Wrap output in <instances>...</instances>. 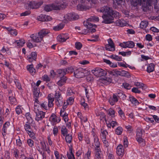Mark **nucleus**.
Listing matches in <instances>:
<instances>
[{"label":"nucleus","mask_w":159,"mask_h":159,"mask_svg":"<svg viewBox=\"0 0 159 159\" xmlns=\"http://www.w3.org/2000/svg\"><path fill=\"white\" fill-rule=\"evenodd\" d=\"M107 41L108 42V44H107L106 45L111 46V47H112L111 48L112 49V50H115L114 44L111 39L110 38L108 39Z\"/></svg>","instance_id":"nucleus-37"},{"label":"nucleus","mask_w":159,"mask_h":159,"mask_svg":"<svg viewBox=\"0 0 159 159\" xmlns=\"http://www.w3.org/2000/svg\"><path fill=\"white\" fill-rule=\"evenodd\" d=\"M111 15L113 17V18L114 17L115 18H119L120 16V15L118 12L112 10L111 13Z\"/></svg>","instance_id":"nucleus-36"},{"label":"nucleus","mask_w":159,"mask_h":159,"mask_svg":"<svg viewBox=\"0 0 159 159\" xmlns=\"http://www.w3.org/2000/svg\"><path fill=\"white\" fill-rule=\"evenodd\" d=\"M24 127L26 131L27 132L32 130L30 125L28 122H26L24 125Z\"/></svg>","instance_id":"nucleus-41"},{"label":"nucleus","mask_w":159,"mask_h":159,"mask_svg":"<svg viewBox=\"0 0 159 159\" xmlns=\"http://www.w3.org/2000/svg\"><path fill=\"white\" fill-rule=\"evenodd\" d=\"M155 65L153 63H150L148 66L147 68V71L148 73L153 72L154 70Z\"/></svg>","instance_id":"nucleus-22"},{"label":"nucleus","mask_w":159,"mask_h":159,"mask_svg":"<svg viewBox=\"0 0 159 159\" xmlns=\"http://www.w3.org/2000/svg\"><path fill=\"white\" fill-rule=\"evenodd\" d=\"M52 4H49L45 6L44 9L46 11L48 12L52 10Z\"/></svg>","instance_id":"nucleus-40"},{"label":"nucleus","mask_w":159,"mask_h":159,"mask_svg":"<svg viewBox=\"0 0 159 159\" xmlns=\"http://www.w3.org/2000/svg\"><path fill=\"white\" fill-rule=\"evenodd\" d=\"M9 99L11 104H14L16 103V99L15 97H12V98H10Z\"/></svg>","instance_id":"nucleus-64"},{"label":"nucleus","mask_w":159,"mask_h":159,"mask_svg":"<svg viewBox=\"0 0 159 159\" xmlns=\"http://www.w3.org/2000/svg\"><path fill=\"white\" fill-rule=\"evenodd\" d=\"M72 15L71 13H68L65 15L64 16V20L67 22L72 20Z\"/></svg>","instance_id":"nucleus-25"},{"label":"nucleus","mask_w":159,"mask_h":159,"mask_svg":"<svg viewBox=\"0 0 159 159\" xmlns=\"http://www.w3.org/2000/svg\"><path fill=\"white\" fill-rule=\"evenodd\" d=\"M27 68L28 70L31 74H33L35 72V69L33 65L32 64L28 65L27 66Z\"/></svg>","instance_id":"nucleus-27"},{"label":"nucleus","mask_w":159,"mask_h":159,"mask_svg":"<svg viewBox=\"0 0 159 159\" xmlns=\"http://www.w3.org/2000/svg\"><path fill=\"white\" fill-rule=\"evenodd\" d=\"M119 75L122 76L126 77L127 78H129L130 77L129 73L124 70H122L121 71H120Z\"/></svg>","instance_id":"nucleus-21"},{"label":"nucleus","mask_w":159,"mask_h":159,"mask_svg":"<svg viewBox=\"0 0 159 159\" xmlns=\"http://www.w3.org/2000/svg\"><path fill=\"white\" fill-rule=\"evenodd\" d=\"M41 83V81L40 80L38 81L36 84L35 83H33L32 84V86L33 87L34 89H39L38 88V86L40 85Z\"/></svg>","instance_id":"nucleus-33"},{"label":"nucleus","mask_w":159,"mask_h":159,"mask_svg":"<svg viewBox=\"0 0 159 159\" xmlns=\"http://www.w3.org/2000/svg\"><path fill=\"white\" fill-rule=\"evenodd\" d=\"M18 138L16 140V145L19 147H21L22 145V143L20 139V137L18 136Z\"/></svg>","instance_id":"nucleus-58"},{"label":"nucleus","mask_w":159,"mask_h":159,"mask_svg":"<svg viewBox=\"0 0 159 159\" xmlns=\"http://www.w3.org/2000/svg\"><path fill=\"white\" fill-rule=\"evenodd\" d=\"M82 46V44L80 42H76L75 44V47L77 50L80 49Z\"/></svg>","instance_id":"nucleus-50"},{"label":"nucleus","mask_w":159,"mask_h":159,"mask_svg":"<svg viewBox=\"0 0 159 159\" xmlns=\"http://www.w3.org/2000/svg\"><path fill=\"white\" fill-rule=\"evenodd\" d=\"M42 77L43 80L46 82H49L51 80L50 77L46 75H44Z\"/></svg>","instance_id":"nucleus-61"},{"label":"nucleus","mask_w":159,"mask_h":159,"mask_svg":"<svg viewBox=\"0 0 159 159\" xmlns=\"http://www.w3.org/2000/svg\"><path fill=\"white\" fill-rule=\"evenodd\" d=\"M125 21L122 19H119L115 22V23L117 26L123 27L125 25Z\"/></svg>","instance_id":"nucleus-19"},{"label":"nucleus","mask_w":159,"mask_h":159,"mask_svg":"<svg viewBox=\"0 0 159 159\" xmlns=\"http://www.w3.org/2000/svg\"><path fill=\"white\" fill-rule=\"evenodd\" d=\"M101 132L102 133L101 135V138L104 139V138H106V135L108 134V132L106 130L101 129Z\"/></svg>","instance_id":"nucleus-48"},{"label":"nucleus","mask_w":159,"mask_h":159,"mask_svg":"<svg viewBox=\"0 0 159 159\" xmlns=\"http://www.w3.org/2000/svg\"><path fill=\"white\" fill-rule=\"evenodd\" d=\"M61 133L64 136H65L67 134V129L65 126H62L61 128Z\"/></svg>","instance_id":"nucleus-39"},{"label":"nucleus","mask_w":159,"mask_h":159,"mask_svg":"<svg viewBox=\"0 0 159 159\" xmlns=\"http://www.w3.org/2000/svg\"><path fill=\"white\" fill-rule=\"evenodd\" d=\"M40 102L38 100V98L34 99V108L37 107V108L39 109V107L40 104Z\"/></svg>","instance_id":"nucleus-47"},{"label":"nucleus","mask_w":159,"mask_h":159,"mask_svg":"<svg viewBox=\"0 0 159 159\" xmlns=\"http://www.w3.org/2000/svg\"><path fill=\"white\" fill-rule=\"evenodd\" d=\"M16 113L19 115L22 112L21 108L20 106H18L16 109Z\"/></svg>","instance_id":"nucleus-60"},{"label":"nucleus","mask_w":159,"mask_h":159,"mask_svg":"<svg viewBox=\"0 0 159 159\" xmlns=\"http://www.w3.org/2000/svg\"><path fill=\"white\" fill-rule=\"evenodd\" d=\"M94 142L93 143L92 145L93 146H95L96 147L95 148V151L96 150V149H98V150H101L100 148V143L99 141V139L98 137L94 138Z\"/></svg>","instance_id":"nucleus-16"},{"label":"nucleus","mask_w":159,"mask_h":159,"mask_svg":"<svg viewBox=\"0 0 159 159\" xmlns=\"http://www.w3.org/2000/svg\"><path fill=\"white\" fill-rule=\"evenodd\" d=\"M61 120V119L60 117L57 116L54 113L52 114L49 118V120L51 123H53V125L54 124L59 123Z\"/></svg>","instance_id":"nucleus-7"},{"label":"nucleus","mask_w":159,"mask_h":159,"mask_svg":"<svg viewBox=\"0 0 159 159\" xmlns=\"http://www.w3.org/2000/svg\"><path fill=\"white\" fill-rule=\"evenodd\" d=\"M27 143L30 147L32 148L34 145V141L30 139H28L27 140Z\"/></svg>","instance_id":"nucleus-52"},{"label":"nucleus","mask_w":159,"mask_h":159,"mask_svg":"<svg viewBox=\"0 0 159 159\" xmlns=\"http://www.w3.org/2000/svg\"><path fill=\"white\" fill-rule=\"evenodd\" d=\"M64 25L63 24L61 23L53 27V30L55 31H58L63 29Z\"/></svg>","instance_id":"nucleus-30"},{"label":"nucleus","mask_w":159,"mask_h":159,"mask_svg":"<svg viewBox=\"0 0 159 159\" xmlns=\"http://www.w3.org/2000/svg\"><path fill=\"white\" fill-rule=\"evenodd\" d=\"M122 131V128L120 127H118L116 129L115 133L116 134L120 135L121 134Z\"/></svg>","instance_id":"nucleus-49"},{"label":"nucleus","mask_w":159,"mask_h":159,"mask_svg":"<svg viewBox=\"0 0 159 159\" xmlns=\"http://www.w3.org/2000/svg\"><path fill=\"white\" fill-rule=\"evenodd\" d=\"M52 10H57L64 9L66 7V5L62 3H54L52 4Z\"/></svg>","instance_id":"nucleus-6"},{"label":"nucleus","mask_w":159,"mask_h":159,"mask_svg":"<svg viewBox=\"0 0 159 159\" xmlns=\"http://www.w3.org/2000/svg\"><path fill=\"white\" fill-rule=\"evenodd\" d=\"M30 38L32 39L33 41L36 43H39L41 42V38L39 36V34H33L30 36Z\"/></svg>","instance_id":"nucleus-12"},{"label":"nucleus","mask_w":159,"mask_h":159,"mask_svg":"<svg viewBox=\"0 0 159 159\" xmlns=\"http://www.w3.org/2000/svg\"><path fill=\"white\" fill-rule=\"evenodd\" d=\"M38 18L39 21H45L46 19V15L41 14L38 16Z\"/></svg>","instance_id":"nucleus-42"},{"label":"nucleus","mask_w":159,"mask_h":159,"mask_svg":"<svg viewBox=\"0 0 159 159\" xmlns=\"http://www.w3.org/2000/svg\"><path fill=\"white\" fill-rule=\"evenodd\" d=\"M34 111L36 114L35 119L36 121L38 122L45 117V112L40 110L39 109L36 107L34 108Z\"/></svg>","instance_id":"nucleus-2"},{"label":"nucleus","mask_w":159,"mask_h":159,"mask_svg":"<svg viewBox=\"0 0 159 159\" xmlns=\"http://www.w3.org/2000/svg\"><path fill=\"white\" fill-rule=\"evenodd\" d=\"M144 119L146 121L148 122L152 123L153 124H154L155 123V122L153 120L154 119L153 118H151L146 117Z\"/></svg>","instance_id":"nucleus-55"},{"label":"nucleus","mask_w":159,"mask_h":159,"mask_svg":"<svg viewBox=\"0 0 159 159\" xmlns=\"http://www.w3.org/2000/svg\"><path fill=\"white\" fill-rule=\"evenodd\" d=\"M109 74L112 76H118L119 75L120 71L116 69L110 71L109 72Z\"/></svg>","instance_id":"nucleus-32"},{"label":"nucleus","mask_w":159,"mask_h":159,"mask_svg":"<svg viewBox=\"0 0 159 159\" xmlns=\"http://www.w3.org/2000/svg\"><path fill=\"white\" fill-rule=\"evenodd\" d=\"M112 81V79L109 78H107L103 80V83H105V84H106L107 85L111 83Z\"/></svg>","instance_id":"nucleus-53"},{"label":"nucleus","mask_w":159,"mask_h":159,"mask_svg":"<svg viewBox=\"0 0 159 159\" xmlns=\"http://www.w3.org/2000/svg\"><path fill=\"white\" fill-rule=\"evenodd\" d=\"M48 108H50L52 107L53 106V102L54 100V98L52 97L51 94H49L48 96Z\"/></svg>","instance_id":"nucleus-14"},{"label":"nucleus","mask_w":159,"mask_h":159,"mask_svg":"<svg viewBox=\"0 0 159 159\" xmlns=\"http://www.w3.org/2000/svg\"><path fill=\"white\" fill-rule=\"evenodd\" d=\"M74 102V99L72 97H69L67 100V104L71 105Z\"/></svg>","instance_id":"nucleus-59"},{"label":"nucleus","mask_w":159,"mask_h":159,"mask_svg":"<svg viewBox=\"0 0 159 159\" xmlns=\"http://www.w3.org/2000/svg\"><path fill=\"white\" fill-rule=\"evenodd\" d=\"M112 10L111 8L107 6H105L101 7L100 11V12H102L105 14L110 15Z\"/></svg>","instance_id":"nucleus-9"},{"label":"nucleus","mask_w":159,"mask_h":159,"mask_svg":"<svg viewBox=\"0 0 159 159\" xmlns=\"http://www.w3.org/2000/svg\"><path fill=\"white\" fill-rule=\"evenodd\" d=\"M19 151L16 149L14 150L13 151V155L16 158H18L19 157Z\"/></svg>","instance_id":"nucleus-57"},{"label":"nucleus","mask_w":159,"mask_h":159,"mask_svg":"<svg viewBox=\"0 0 159 159\" xmlns=\"http://www.w3.org/2000/svg\"><path fill=\"white\" fill-rule=\"evenodd\" d=\"M33 92L34 96V99L38 98L39 97L40 93L39 89H33Z\"/></svg>","instance_id":"nucleus-34"},{"label":"nucleus","mask_w":159,"mask_h":159,"mask_svg":"<svg viewBox=\"0 0 159 159\" xmlns=\"http://www.w3.org/2000/svg\"><path fill=\"white\" fill-rule=\"evenodd\" d=\"M43 1L37 2L34 1L29 2L28 3V6L29 7L32 9H36L39 7L43 3Z\"/></svg>","instance_id":"nucleus-5"},{"label":"nucleus","mask_w":159,"mask_h":159,"mask_svg":"<svg viewBox=\"0 0 159 159\" xmlns=\"http://www.w3.org/2000/svg\"><path fill=\"white\" fill-rule=\"evenodd\" d=\"M56 104L58 107H61L62 105L63 102L64 101L63 98H58L55 100Z\"/></svg>","instance_id":"nucleus-26"},{"label":"nucleus","mask_w":159,"mask_h":159,"mask_svg":"<svg viewBox=\"0 0 159 159\" xmlns=\"http://www.w3.org/2000/svg\"><path fill=\"white\" fill-rule=\"evenodd\" d=\"M10 124V122L8 121L4 124L2 131V134L3 136L6 135L7 130L9 129Z\"/></svg>","instance_id":"nucleus-15"},{"label":"nucleus","mask_w":159,"mask_h":159,"mask_svg":"<svg viewBox=\"0 0 159 159\" xmlns=\"http://www.w3.org/2000/svg\"><path fill=\"white\" fill-rule=\"evenodd\" d=\"M124 43L126 44L127 48H133L135 46L134 43L132 41L125 42H124Z\"/></svg>","instance_id":"nucleus-23"},{"label":"nucleus","mask_w":159,"mask_h":159,"mask_svg":"<svg viewBox=\"0 0 159 159\" xmlns=\"http://www.w3.org/2000/svg\"><path fill=\"white\" fill-rule=\"evenodd\" d=\"M57 72L59 76L62 77L64 76L66 73V72L65 69H59L57 70Z\"/></svg>","instance_id":"nucleus-29"},{"label":"nucleus","mask_w":159,"mask_h":159,"mask_svg":"<svg viewBox=\"0 0 159 159\" xmlns=\"http://www.w3.org/2000/svg\"><path fill=\"white\" fill-rule=\"evenodd\" d=\"M136 139L139 143L140 144H141V145L142 146H144L145 145L144 140L142 138V137H136Z\"/></svg>","instance_id":"nucleus-45"},{"label":"nucleus","mask_w":159,"mask_h":159,"mask_svg":"<svg viewBox=\"0 0 159 159\" xmlns=\"http://www.w3.org/2000/svg\"><path fill=\"white\" fill-rule=\"evenodd\" d=\"M61 98H62V97L61 93L59 91L56 92L54 95V98L55 100Z\"/></svg>","instance_id":"nucleus-46"},{"label":"nucleus","mask_w":159,"mask_h":159,"mask_svg":"<svg viewBox=\"0 0 159 159\" xmlns=\"http://www.w3.org/2000/svg\"><path fill=\"white\" fill-rule=\"evenodd\" d=\"M67 78L66 76L61 77L60 80L57 83V84L60 86H62L66 82Z\"/></svg>","instance_id":"nucleus-17"},{"label":"nucleus","mask_w":159,"mask_h":159,"mask_svg":"<svg viewBox=\"0 0 159 159\" xmlns=\"http://www.w3.org/2000/svg\"><path fill=\"white\" fill-rule=\"evenodd\" d=\"M97 77L104 76L106 75L107 72L99 67H96L91 71Z\"/></svg>","instance_id":"nucleus-3"},{"label":"nucleus","mask_w":159,"mask_h":159,"mask_svg":"<svg viewBox=\"0 0 159 159\" xmlns=\"http://www.w3.org/2000/svg\"><path fill=\"white\" fill-rule=\"evenodd\" d=\"M129 100L131 103L135 106L138 105L139 104V101L134 97H129Z\"/></svg>","instance_id":"nucleus-18"},{"label":"nucleus","mask_w":159,"mask_h":159,"mask_svg":"<svg viewBox=\"0 0 159 159\" xmlns=\"http://www.w3.org/2000/svg\"><path fill=\"white\" fill-rule=\"evenodd\" d=\"M95 159H104L103 155L101 150L96 149L95 151Z\"/></svg>","instance_id":"nucleus-11"},{"label":"nucleus","mask_w":159,"mask_h":159,"mask_svg":"<svg viewBox=\"0 0 159 159\" xmlns=\"http://www.w3.org/2000/svg\"><path fill=\"white\" fill-rule=\"evenodd\" d=\"M148 22L147 21H142L140 24V27L142 29L146 28L148 26Z\"/></svg>","instance_id":"nucleus-38"},{"label":"nucleus","mask_w":159,"mask_h":159,"mask_svg":"<svg viewBox=\"0 0 159 159\" xmlns=\"http://www.w3.org/2000/svg\"><path fill=\"white\" fill-rule=\"evenodd\" d=\"M39 109L41 107L42 109H44L46 110L48 109V102H44L40 104V106L39 107Z\"/></svg>","instance_id":"nucleus-35"},{"label":"nucleus","mask_w":159,"mask_h":159,"mask_svg":"<svg viewBox=\"0 0 159 159\" xmlns=\"http://www.w3.org/2000/svg\"><path fill=\"white\" fill-rule=\"evenodd\" d=\"M65 139L66 142L67 143H70L71 142L72 137L71 135L68 134L66 135Z\"/></svg>","instance_id":"nucleus-44"},{"label":"nucleus","mask_w":159,"mask_h":159,"mask_svg":"<svg viewBox=\"0 0 159 159\" xmlns=\"http://www.w3.org/2000/svg\"><path fill=\"white\" fill-rule=\"evenodd\" d=\"M70 153L68 152L67 154L68 159H75L74 155L72 152V148H70L69 149Z\"/></svg>","instance_id":"nucleus-24"},{"label":"nucleus","mask_w":159,"mask_h":159,"mask_svg":"<svg viewBox=\"0 0 159 159\" xmlns=\"http://www.w3.org/2000/svg\"><path fill=\"white\" fill-rule=\"evenodd\" d=\"M98 21L99 18L98 17L95 16H91L88 18L86 21H84L83 22V24L84 26L87 28H92L93 27L96 28V25H93L89 22H95Z\"/></svg>","instance_id":"nucleus-1"},{"label":"nucleus","mask_w":159,"mask_h":159,"mask_svg":"<svg viewBox=\"0 0 159 159\" xmlns=\"http://www.w3.org/2000/svg\"><path fill=\"white\" fill-rule=\"evenodd\" d=\"M84 70L82 68L76 70L74 74L75 76L77 78H80L84 76Z\"/></svg>","instance_id":"nucleus-8"},{"label":"nucleus","mask_w":159,"mask_h":159,"mask_svg":"<svg viewBox=\"0 0 159 159\" xmlns=\"http://www.w3.org/2000/svg\"><path fill=\"white\" fill-rule=\"evenodd\" d=\"M91 152L88 150L85 154L84 159H90Z\"/></svg>","instance_id":"nucleus-56"},{"label":"nucleus","mask_w":159,"mask_h":159,"mask_svg":"<svg viewBox=\"0 0 159 159\" xmlns=\"http://www.w3.org/2000/svg\"><path fill=\"white\" fill-rule=\"evenodd\" d=\"M110 57L112 59H115V60L118 61H121L122 60L121 57H119L118 56L116 55H111L110 56Z\"/></svg>","instance_id":"nucleus-43"},{"label":"nucleus","mask_w":159,"mask_h":159,"mask_svg":"<svg viewBox=\"0 0 159 159\" xmlns=\"http://www.w3.org/2000/svg\"><path fill=\"white\" fill-rule=\"evenodd\" d=\"M69 37L67 34H62L59 35L57 37V39L59 41L62 42L65 41Z\"/></svg>","instance_id":"nucleus-10"},{"label":"nucleus","mask_w":159,"mask_h":159,"mask_svg":"<svg viewBox=\"0 0 159 159\" xmlns=\"http://www.w3.org/2000/svg\"><path fill=\"white\" fill-rule=\"evenodd\" d=\"M116 153L119 156H123L124 154V150L122 145L119 144L117 147Z\"/></svg>","instance_id":"nucleus-13"},{"label":"nucleus","mask_w":159,"mask_h":159,"mask_svg":"<svg viewBox=\"0 0 159 159\" xmlns=\"http://www.w3.org/2000/svg\"><path fill=\"white\" fill-rule=\"evenodd\" d=\"M65 69L66 72L68 73H71L74 71L73 68L71 66L68 67Z\"/></svg>","instance_id":"nucleus-51"},{"label":"nucleus","mask_w":159,"mask_h":159,"mask_svg":"<svg viewBox=\"0 0 159 159\" xmlns=\"http://www.w3.org/2000/svg\"><path fill=\"white\" fill-rule=\"evenodd\" d=\"M25 116L28 120V122H31L32 121L33 119L30 116V113H27L25 114Z\"/></svg>","instance_id":"nucleus-54"},{"label":"nucleus","mask_w":159,"mask_h":159,"mask_svg":"<svg viewBox=\"0 0 159 159\" xmlns=\"http://www.w3.org/2000/svg\"><path fill=\"white\" fill-rule=\"evenodd\" d=\"M25 43V40L23 39H20L16 41L15 43L17 44V46L22 47Z\"/></svg>","instance_id":"nucleus-31"},{"label":"nucleus","mask_w":159,"mask_h":159,"mask_svg":"<svg viewBox=\"0 0 159 159\" xmlns=\"http://www.w3.org/2000/svg\"><path fill=\"white\" fill-rule=\"evenodd\" d=\"M103 20L102 22L105 24H110L113 22V17L109 15L104 14L102 16Z\"/></svg>","instance_id":"nucleus-4"},{"label":"nucleus","mask_w":159,"mask_h":159,"mask_svg":"<svg viewBox=\"0 0 159 159\" xmlns=\"http://www.w3.org/2000/svg\"><path fill=\"white\" fill-rule=\"evenodd\" d=\"M48 31L45 30H43L38 33L39 36L41 38V40H43V37L48 34Z\"/></svg>","instance_id":"nucleus-20"},{"label":"nucleus","mask_w":159,"mask_h":159,"mask_svg":"<svg viewBox=\"0 0 159 159\" xmlns=\"http://www.w3.org/2000/svg\"><path fill=\"white\" fill-rule=\"evenodd\" d=\"M134 85L136 86H139V88H143L144 87V84L141 83H140L139 82H137L135 83Z\"/></svg>","instance_id":"nucleus-62"},{"label":"nucleus","mask_w":159,"mask_h":159,"mask_svg":"<svg viewBox=\"0 0 159 159\" xmlns=\"http://www.w3.org/2000/svg\"><path fill=\"white\" fill-rule=\"evenodd\" d=\"M144 131L140 128H138L137 130L136 137H142V134L144 133Z\"/></svg>","instance_id":"nucleus-28"},{"label":"nucleus","mask_w":159,"mask_h":159,"mask_svg":"<svg viewBox=\"0 0 159 159\" xmlns=\"http://www.w3.org/2000/svg\"><path fill=\"white\" fill-rule=\"evenodd\" d=\"M8 96L9 98L12 97H15V95L14 93H13L12 90H8Z\"/></svg>","instance_id":"nucleus-63"}]
</instances>
